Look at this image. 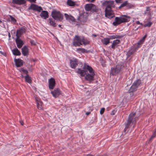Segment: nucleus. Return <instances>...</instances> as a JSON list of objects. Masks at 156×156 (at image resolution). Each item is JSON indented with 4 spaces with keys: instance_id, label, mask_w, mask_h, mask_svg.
Masks as SVG:
<instances>
[{
    "instance_id": "nucleus-54",
    "label": "nucleus",
    "mask_w": 156,
    "mask_h": 156,
    "mask_svg": "<svg viewBox=\"0 0 156 156\" xmlns=\"http://www.w3.org/2000/svg\"><path fill=\"white\" fill-rule=\"evenodd\" d=\"M24 77H25V76H24L23 75V74H21V77H22V78H23V77H24Z\"/></svg>"
},
{
    "instance_id": "nucleus-51",
    "label": "nucleus",
    "mask_w": 156,
    "mask_h": 156,
    "mask_svg": "<svg viewBox=\"0 0 156 156\" xmlns=\"http://www.w3.org/2000/svg\"><path fill=\"white\" fill-rule=\"evenodd\" d=\"M154 134L156 135V129L155 130V131L154 132V133H153Z\"/></svg>"
},
{
    "instance_id": "nucleus-39",
    "label": "nucleus",
    "mask_w": 156,
    "mask_h": 156,
    "mask_svg": "<svg viewBox=\"0 0 156 156\" xmlns=\"http://www.w3.org/2000/svg\"><path fill=\"white\" fill-rule=\"evenodd\" d=\"M10 17L12 21L14 23H16V20L14 17H13L11 16H10Z\"/></svg>"
},
{
    "instance_id": "nucleus-18",
    "label": "nucleus",
    "mask_w": 156,
    "mask_h": 156,
    "mask_svg": "<svg viewBox=\"0 0 156 156\" xmlns=\"http://www.w3.org/2000/svg\"><path fill=\"white\" fill-rule=\"evenodd\" d=\"M36 101L37 103V108L40 110H42L43 108V103L41 101L38 100V98H36Z\"/></svg>"
},
{
    "instance_id": "nucleus-40",
    "label": "nucleus",
    "mask_w": 156,
    "mask_h": 156,
    "mask_svg": "<svg viewBox=\"0 0 156 156\" xmlns=\"http://www.w3.org/2000/svg\"><path fill=\"white\" fill-rule=\"evenodd\" d=\"M105 110V108H102L101 109L100 111V113L101 115H102L104 112Z\"/></svg>"
},
{
    "instance_id": "nucleus-53",
    "label": "nucleus",
    "mask_w": 156,
    "mask_h": 156,
    "mask_svg": "<svg viewBox=\"0 0 156 156\" xmlns=\"http://www.w3.org/2000/svg\"><path fill=\"white\" fill-rule=\"evenodd\" d=\"M87 156H93L91 154H87Z\"/></svg>"
},
{
    "instance_id": "nucleus-57",
    "label": "nucleus",
    "mask_w": 156,
    "mask_h": 156,
    "mask_svg": "<svg viewBox=\"0 0 156 156\" xmlns=\"http://www.w3.org/2000/svg\"><path fill=\"white\" fill-rule=\"evenodd\" d=\"M112 114V115H114V113L113 112H112L111 113Z\"/></svg>"
},
{
    "instance_id": "nucleus-1",
    "label": "nucleus",
    "mask_w": 156,
    "mask_h": 156,
    "mask_svg": "<svg viewBox=\"0 0 156 156\" xmlns=\"http://www.w3.org/2000/svg\"><path fill=\"white\" fill-rule=\"evenodd\" d=\"M114 2L113 1H105L103 3V5H106L105 9V16L108 18L111 19L115 16L114 12L112 10L111 7H114Z\"/></svg>"
},
{
    "instance_id": "nucleus-50",
    "label": "nucleus",
    "mask_w": 156,
    "mask_h": 156,
    "mask_svg": "<svg viewBox=\"0 0 156 156\" xmlns=\"http://www.w3.org/2000/svg\"><path fill=\"white\" fill-rule=\"evenodd\" d=\"M92 36L94 37H95L97 36V35L95 34H93L92 35Z\"/></svg>"
},
{
    "instance_id": "nucleus-11",
    "label": "nucleus",
    "mask_w": 156,
    "mask_h": 156,
    "mask_svg": "<svg viewBox=\"0 0 156 156\" xmlns=\"http://www.w3.org/2000/svg\"><path fill=\"white\" fill-rule=\"evenodd\" d=\"M49 87L50 89H53L55 86L56 84L55 81L54 79L51 78H50L48 81Z\"/></svg>"
},
{
    "instance_id": "nucleus-26",
    "label": "nucleus",
    "mask_w": 156,
    "mask_h": 156,
    "mask_svg": "<svg viewBox=\"0 0 156 156\" xmlns=\"http://www.w3.org/2000/svg\"><path fill=\"white\" fill-rule=\"evenodd\" d=\"M93 5L92 4H86L85 6V9L86 10L89 11L91 10L92 6Z\"/></svg>"
},
{
    "instance_id": "nucleus-9",
    "label": "nucleus",
    "mask_w": 156,
    "mask_h": 156,
    "mask_svg": "<svg viewBox=\"0 0 156 156\" xmlns=\"http://www.w3.org/2000/svg\"><path fill=\"white\" fill-rule=\"evenodd\" d=\"M29 9H32L34 10L37 11L39 12H40L42 10V7L41 6H39L35 4H32L28 8Z\"/></svg>"
},
{
    "instance_id": "nucleus-17",
    "label": "nucleus",
    "mask_w": 156,
    "mask_h": 156,
    "mask_svg": "<svg viewBox=\"0 0 156 156\" xmlns=\"http://www.w3.org/2000/svg\"><path fill=\"white\" fill-rule=\"evenodd\" d=\"M41 17L44 19H46L48 17V13L47 11H43L40 14Z\"/></svg>"
},
{
    "instance_id": "nucleus-60",
    "label": "nucleus",
    "mask_w": 156,
    "mask_h": 156,
    "mask_svg": "<svg viewBox=\"0 0 156 156\" xmlns=\"http://www.w3.org/2000/svg\"><path fill=\"white\" fill-rule=\"evenodd\" d=\"M34 61H35V60H33Z\"/></svg>"
},
{
    "instance_id": "nucleus-14",
    "label": "nucleus",
    "mask_w": 156,
    "mask_h": 156,
    "mask_svg": "<svg viewBox=\"0 0 156 156\" xmlns=\"http://www.w3.org/2000/svg\"><path fill=\"white\" fill-rule=\"evenodd\" d=\"M12 2L19 5H24L26 3V0H12Z\"/></svg>"
},
{
    "instance_id": "nucleus-4",
    "label": "nucleus",
    "mask_w": 156,
    "mask_h": 156,
    "mask_svg": "<svg viewBox=\"0 0 156 156\" xmlns=\"http://www.w3.org/2000/svg\"><path fill=\"white\" fill-rule=\"evenodd\" d=\"M83 70H81L80 69H78L77 71V73L80 74L81 76H84L85 75L87 74V70H88L90 74H92L94 73L93 69L90 66L84 64L83 67Z\"/></svg>"
},
{
    "instance_id": "nucleus-42",
    "label": "nucleus",
    "mask_w": 156,
    "mask_h": 156,
    "mask_svg": "<svg viewBox=\"0 0 156 156\" xmlns=\"http://www.w3.org/2000/svg\"><path fill=\"white\" fill-rule=\"evenodd\" d=\"M132 54V52L131 50H129L127 53V54L128 56H130Z\"/></svg>"
},
{
    "instance_id": "nucleus-56",
    "label": "nucleus",
    "mask_w": 156,
    "mask_h": 156,
    "mask_svg": "<svg viewBox=\"0 0 156 156\" xmlns=\"http://www.w3.org/2000/svg\"><path fill=\"white\" fill-rule=\"evenodd\" d=\"M102 65L103 66H105V64H102Z\"/></svg>"
},
{
    "instance_id": "nucleus-58",
    "label": "nucleus",
    "mask_w": 156,
    "mask_h": 156,
    "mask_svg": "<svg viewBox=\"0 0 156 156\" xmlns=\"http://www.w3.org/2000/svg\"><path fill=\"white\" fill-rule=\"evenodd\" d=\"M127 65L129 66V63L128 62H127Z\"/></svg>"
},
{
    "instance_id": "nucleus-52",
    "label": "nucleus",
    "mask_w": 156,
    "mask_h": 156,
    "mask_svg": "<svg viewBox=\"0 0 156 156\" xmlns=\"http://www.w3.org/2000/svg\"><path fill=\"white\" fill-rule=\"evenodd\" d=\"M153 138L151 137L149 139V141H151V140L153 139Z\"/></svg>"
},
{
    "instance_id": "nucleus-45",
    "label": "nucleus",
    "mask_w": 156,
    "mask_h": 156,
    "mask_svg": "<svg viewBox=\"0 0 156 156\" xmlns=\"http://www.w3.org/2000/svg\"><path fill=\"white\" fill-rule=\"evenodd\" d=\"M136 23L137 24H140L141 25H142V23H140L139 21H137L136 22Z\"/></svg>"
},
{
    "instance_id": "nucleus-37",
    "label": "nucleus",
    "mask_w": 156,
    "mask_h": 156,
    "mask_svg": "<svg viewBox=\"0 0 156 156\" xmlns=\"http://www.w3.org/2000/svg\"><path fill=\"white\" fill-rule=\"evenodd\" d=\"M20 71L21 72H23V73L24 74H26V75H28V72L26 70H25L23 69H21L20 70Z\"/></svg>"
},
{
    "instance_id": "nucleus-24",
    "label": "nucleus",
    "mask_w": 156,
    "mask_h": 156,
    "mask_svg": "<svg viewBox=\"0 0 156 156\" xmlns=\"http://www.w3.org/2000/svg\"><path fill=\"white\" fill-rule=\"evenodd\" d=\"M120 42V41L119 40H115L113 41L111 47L113 49H115V46H116L117 44H119Z\"/></svg>"
},
{
    "instance_id": "nucleus-15",
    "label": "nucleus",
    "mask_w": 156,
    "mask_h": 156,
    "mask_svg": "<svg viewBox=\"0 0 156 156\" xmlns=\"http://www.w3.org/2000/svg\"><path fill=\"white\" fill-rule=\"evenodd\" d=\"M22 52L24 56H27L29 55L28 49L27 46H24L21 49Z\"/></svg>"
},
{
    "instance_id": "nucleus-19",
    "label": "nucleus",
    "mask_w": 156,
    "mask_h": 156,
    "mask_svg": "<svg viewBox=\"0 0 156 156\" xmlns=\"http://www.w3.org/2000/svg\"><path fill=\"white\" fill-rule=\"evenodd\" d=\"M64 15L67 20L72 22H75V19L73 16H69L66 13H65Z\"/></svg>"
},
{
    "instance_id": "nucleus-46",
    "label": "nucleus",
    "mask_w": 156,
    "mask_h": 156,
    "mask_svg": "<svg viewBox=\"0 0 156 156\" xmlns=\"http://www.w3.org/2000/svg\"><path fill=\"white\" fill-rule=\"evenodd\" d=\"M88 2H93L95 0H87Z\"/></svg>"
},
{
    "instance_id": "nucleus-32",
    "label": "nucleus",
    "mask_w": 156,
    "mask_h": 156,
    "mask_svg": "<svg viewBox=\"0 0 156 156\" xmlns=\"http://www.w3.org/2000/svg\"><path fill=\"white\" fill-rule=\"evenodd\" d=\"M24 78L25 80V81L27 83H30L31 82L32 80L30 79V77L28 75H27L26 76H25Z\"/></svg>"
},
{
    "instance_id": "nucleus-23",
    "label": "nucleus",
    "mask_w": 156,
    "mask_h": 156,
    "mask_svg": "<svg viewBox=\"0 0 156 156\" xmlns=\"http://www.w3.org/2000/svg\"><path fill=\"white\" fill-rule=\"evenodd\" d=\"M13 54L15 55H20L21 53L18 49L16 48L12 50Z\"/></svg>"
},
{
    "instance_id": "nucleus-7",
    "label": "nucleus",
    "mask_w": 156,
    "mask_h": 156,
    "mask_svg": "<svg viewBox=\"0 0 156 156\" xmlns=\"http://www.w3.org/2000/svg\"><path fill=\"white\" fill-rule=\"evenodd\" d=\"M87 20V16L85 13L80 14L77 19V22L82 24H84L86 23Z\"/></svg>"
},
{
    "instance_id": "nucleus-59",
    "label": "nucleus",
    "mask_w": 156,
    "mask_h": 156,
    "mask_svg": "<svg viewBox=\"0 0 156 156\" xmlns=\"http://www.w3.org/2000/svg\"><path fill=\"white\" fill-rule=\"evenodd\" d=\"M2 22V21L0 20V24H1Z\"/></svg>"
},
{
    "instance_id": "nucleus-8",
    "label": "nucleus",
    "mask_w": 156,
    "mask_h": 156,
    "mask_svg": "<svg viewBox=\"0 0 156 156\" xmlns=\"http://www.w3.org/2000/svg\"><path fill=\"white\" fill-rule=\"evenodd\" d=\"M73 44L75 47L80 46L82 45V38L78 36H75L73 39Z\"/></svg>"
},
{
    "instance_id": "nucleus-13",
    "label": "nucleus",
    "mask_w": 156,
    "mask_h": 156,
    "mask_svg": "<svg viewBox=\"0 0 156 156\" xmlns=\"http://www.w3.org/2000/svg\"><path fill=\"white\" fill-rule=\"evenodd\" d=\"M26 30V29L25 27H24L20 28L19 30H17L16 31V36L20 37L22 34L25 32Z\"/></svg>"
},
{
    "instance_id": "nucleus-49",
    "label": "nucleus",
    "mask_w": 156,
    "mask_h": 156,
    "mask_svg": "<svg viewBox=\"0 0 156 156\" xmlns=\"http://www.w3.org/2000/svg\"><path fill=\"white\" fill-rule=\"evenodd\" d=\"M8 36H9V40L10 39V37H11V35H10V33H8Z\"/></svg>"
},
{
    "instance_id": "nucleus-36",
    "label": "nucleus",
    "mask_w": 156,
    "mask_h": 156,
    "mask_svg": "<svg viewBox=\"0 0 156 156\" xmlns=\"http://www.w3.org/2000/svg\"><path fill=\"white\" fill-rule=\"evenodd\" d=\"M91 11H93L94 12H97V9L95 5L93 4V5L92 6Z\"/></svg>"
},
{
    "instance_id": "nucleus-12",
    "label": "nucleus",
    "mask_w": 156,
    "mask_h": 156,
    "mask_svg": "<svg viewBox=\"0 0 156 156\" xmlns=\"http://www.w3.org/2000/svg\"><path fill=\"white\" fill-rule=\"evenodd\" d=\"M17 38L16 39V42L18 48H21L24 44L23 41L20 38L19 36L16 37Z\"/></svg>"
},
{
    "instance_id": "nucleus-33",
    "label": "nucleus",
    "mask_w": 156,
    "mask_h": 156,
    "mask_svg": "<svg viewBox=\"0 0 156 156\" xmlns=\"http://www.w3.org/2000/svg\"><path fill=\"white\" fill-rule=\"evenodd\" d=\"M141 83V81L140 80H136L133 84L135 87H136L137 88L140 85Z\"/></svg>"
},
{
    "instance_id": "nucleus-16",
    "label": "nucleus",
    "mask_w": 156,
    "mask_h": 156,
    "mask_svg": "<svg viewBox=\"0 0 156 156\" xmlns=\"http://www.w3.org/2000/svg\"><path fill=\"white\" fill-rule=\"evenodd\" d=\"M86 76L85 77L86 80L90 81H91L94 80V76L95 75L94 73H93L92 74H86Z\"/></svg>"
},
{
    "instance_id": "nucleus-55",
    "label": "nucleus",
    "mask_w": 156,
    "mask_h": 156,
    "mask_svg": "<svg viewBox=\"0 0 156 156\" xmlns=\"http://www.w3.org/2000/svg\"><path fill=\"white\" fill-rule=\"evenodd\" d=\"M58 27H61V25L60 24H59L58 25Z\"/></svg>"
},
{
    "instance_id": "nucleus-22",
    "label": "nucleus",
    "mask_w": 156,
    "mask_h": 156,
    "mask_svg": "<svg viewBox=\"0 0 156 156\" xmlns=\"http://www.w3.org/2000/svg\"><path fill=\"white\" fill-rule=\"evenodd\" d=\"M102 44L105 45H107L110 43V39L108 38H104L101 40Z\"/></svg>"
},
{
    "instance_id": "nucleus-2",
    "label": "nucleus",
    "mask_w": 156,
    "mask_h": 156,
    "mask_svg": "<svg viewBox=\"0 0 156 156\" xmlns=\"http://www.w3.org/2000/svg\"><path fill=\"white\" fill-rule=\"evenodd\" d=\"M136 113L134 112H131L129 115L127 122H125V127L123 132L126 133L127 132V129L129 128L131 123L134 124L135 122L136 118L135 117Z\"/></svg>"
},
{
    "instance_id": "nucleus-44",
    "label": "nucleus",
    "mask_w": 156,
    "mask_h": 156,
    "mask_svg": "<svg viewBox=\"0 0 156 156\" xmlns=\"http://www.w3.org/2000/svg\"><path fill=\"white\" fill-rule=\"evenodd\" d=\"M20 122L22 125H23V124H24L22 120L20 121Z\"/></svg>"
},
{
    "instance_id": "nucleus-3",
    "label": "nucleus",
    "mask_w": 156,
    "mask_h": 156,
    "mask_svg": "<svg viewBox=\"0 0 156 156\" xmlns=\"http://www.w3.org/2000/svg\"><path fill=\"white\" fill-rule=\"evenodd\" d=\"M129 18V16L125 15L121 16L119 17H116L115 18L112 24L114 26H116L122 23L128 22V19Z\"/></svg>"
},
{
    "instance_id": "nucleus-38",
    "label": "nucleus",
    "mask_w": 156,
    "mask_h": 156,
    "mask_svg": "<svg viewBox=\"0 0 156 156\" xmlns=\"http://www.w3.org/2000/svg\"><path fill=\"white\" fill-rule=\"evenodd\" d=\"M152 24V23L151 22H149L145 24L144 25V27H150Z\"/></svg>"
},
{
    "instance_id": "nucleus-41",
    "label": "nucleus",
    "mask_w": 156,
    "mask_h": 156,
    "mask_svg": "<svg viewBox=\"0 0 156 156\" xmlns=\"http://www.w3.org/2000/svg\"><path fill=\"white\" fill-rule=\"evenodd\" d=\"M30 42L31 44L32 45H36L35 42L33 40H31L30 41Z\"/></svg>"
},
{
    "instance_id": "nucleus-28",
    "label": "nucleus",
    "mask_w": 156,
    "mask_h": 156,
    "mask_svg": "<svg viewBox=\"0 0 156 156\" xmlns=\"http://www.w3.org/2000/svg\"><path fill=\"white\" fill-rule=\"evenodd\" d=\"M137 88L136 87H135L134 85L133 84L129 89L128 91L129 93L133 92L136 90Z\"/></svg>"
},
{
    "instance_id": "nucleus-35",
    "label": "nucleus",
    "mask_w": 156,
    "mask_h": 156,
    "mask_svg": "<svg viewBox=\"0 0 156 156\" xmlns=\"http://www.w3.org/2000/svg\"><path fill=\"white\" fill-rule=\"evenodd\" d=\"M82 43L84 45H86L89 44V41H85L84 38L83 37L82 38Z\"/></svg>"
},
{
    "instance_id": "nucleus-34",
    "label": "nucleus",
    "mask_w": 156,
    "mask_h": 156,
    "mask_svg": "<svg viewBox=\"0 0 156 156\" xmlns=\"http://www.w3.org/2000/svg\"><path fill=\"white\" fill-rule=\"evenodd\" d=\"M109 39H113L115 38H121V37L120 36L116 35H112L109 36Z\"/></svg>"
},
{
    "instance_id": "nucleus-25",
    "label": "nucleus",
    "mask_w": 156,
    "mask_h": 156,
    "mask_svg": "<svg viewBox=\"0 0 156 156\" xmlns=\"http://www.w3.org/2000/svg\"><path fill=\"white\" fill-rule=\"evenodd\" d=\"M131 5H130L128 3L127 1H126L121 4L120 6L119 7V9H120L121 8L126 6H129V7L130 8L131 7Z\"/></svg>"
},
{
    "instance_id": "nucleus-6",
    "label": "nucleus",
    "mask_w": 156,
    "mask_h": 156,
    "mask_svg": "<svg viewBox=\"0 0 156 156\" xmlns=\"http://www.w3.org/2000/svg\"><path fill=\"white\" fill-rule=\"evenodd\" d=\"M51 16L54 20L60 21H62L63 18L62 15L59 11L55 10L52 12Z\"/></svg>"
},
{
    "instance_id": "nucleus-48",
    "label": "nucleus",
    "mask_w": 156,
    "mask_h": 156,
    "mask_svg": "<svg viewBox=\"0 0 156 156\" xmlns=\"http://www.w3.org/2000/svg\"><path fill=\"white\" fill-rule=\"evenodd\" d=\"M90 112H87L86 113V114L87 115H89L90 114Z\"/></svg>"
},
{
    "instance_id": "nucleus-31",
    "label": "nucleus",
    "mask_w": 156,
    "mask_h": 156,
    "mask_svg": "<svg viewBox=\"0 0 156 156\" xmlns=\"http://www.w3.org/2000/svg\"><path fill=\"white\" fill-rule=\"evenodd\" d=\"M67 4L68 5L71 6H74L75 4V2L71 0H68L67 2Z\"/></svg>"
},
{
    "instance_id": "nucleus-10",
    "label": "nucleus",
    "mask_w": 156,
    "mask_h": 156,
    "mask_svg": "<svg viewBox=\"0 0 156 156\" xmlns=\"http://www.w3.org/2000/svg\"><path fill=\"white\" fill-rule=\"evenodd\" d=\"M51 93L54 98H56L61 94V92L60 90L57 88L55 89L53 91H51Z\"/></svg>"
},
{
    "instance_id": "nucleus-5",
    "label": "nucleus",
    "mask_w": 156,
    "mask_h": 156,
    "mask_svg": "<svg viewBox=\"0 0 156 156\" xmlns=\"http://www.w3.org/2000/svg\"><path fill=\"white\" fill-rule=\"evenodd\" d=\"M124 66L121 64L117 65L115 68H112L110 72V74L115 75L119 73L123 68Z\"/></svg>"
},
{
    "instance_id": "nucleus-30",
    "label": "nucleus",
    "mask_w": 156,
    "mask_h": 156,
    "mask_svg": "<svg viewBox=\"0 0 156 156\" xmlns=\"http://www.w3.org/2000/svg\"><path fill=\"white\" fill-rule=\"evenodd\" d=\"M76 51L79 53H80L87 52L88 51H87L85 49L83 48H79L76 49Z\"/></svg>"
},
{
    "instance_id": "nucleus-27",
    "label": "nucleus",
    "mask_w": 156,
    "mask_h": 156,
    "mask_svg": "<svg viewBox=\"0 0 156 156\" xmlns=\"http://www.w3.org/2000/svg\"><path fill=\"white\" fill-rule=\"evenodd\" d=\"M147 36V35L146 34L137 43L138 45H140L142 44L144 41L145 38Z\"/></svg>"
},
{
    "instance_id": "nucleus-29",
    "label": "nucleus",
    "mask_w": 156,
    "mask_h": 156,
    "mask_svg": "<svg viewBox=\"0 0 156 156\" xmlns=\"http://www.w3.org/2000/svg\"><path fill=\"white\" fill-rule=\"evenodd\" d=\"M49 23L51 26L55 27L57 26L56 23L55 22V21L53 20L52 19L50 18L49 19Z\"/></svg>"
},
{
    "instance_id": "nucleus-20",
    "label": "nucleus",
    "mask_w": 156,
    "mask_h": 156,
    "mask_svg": "<svg viewBox=\"0 0 156 156\" xmlns=\"http://www.w3.org/2000/svg\"><path fill=\"white\" fill-rule=\"evenodd\" d=\"M16 65L17 67H20L23 65V62L21 60L18 59H15Z\"/></svg>"
},
{
    "instance_id": "nucleus-47",
    "label": "nucleus",
    "mask_w": 156,
    "mask_h": 156,
    "mask_svg": "<svg viewBox=\"0 0 156 156\" xmlns=\"http://www.w3.org/2000/svg\"><path fill=\"white\" fill-rule=\"evenodd\" d=\"M156 135H155V134H154V133L152 135V136H151L153 138H154L155 136H156Z\"/></svg>"
},
{
    "instance_id": "nucleus-21",
    "label": "nucleus",
    "mask_w": 156,
    "mask_h": 156,
    "mask_svg": "<svg viewBox=\"0 0 156 156\" xmlns=\"http://www.w3.org/2000/svg\"><path fill=\"white\" fill-rule=\"evenodd\" d=\"M70 64L71 67L72 68H75L76 66L77 65V60L74 61L70 60Z\"/></svg>"
},
{
    "instance_id": "nucleus-43",
    "label": "nucleus",
    "mask_w": 156,
    "mask_h": 156,
    "mask_svg": "<svg viewBox=\"0 0 156 156\" xmlns=\"http://www.w3.org/2000/svg\"><path fill=\"white\" fill-rule=\"evenodd\" d=\"M150 10V7H148L146 8V11L147 12V11H149ZM146 12H146L145 13H146Z\"/></svg>"
}]
</instances>
